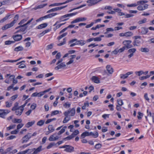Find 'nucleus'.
<instances>
[{"label":"nucleus","mask_w":154,"mask_h":154,"mask_svg":"<svg viewBox=\"0 0 154 154\" xmlns=\"http://www.w3.org/2000/svg\"><path fill=\"white\" fill-rule=\"evenodd\" d=\"M92 136L94 138H97L98 136V134L97 132L95 131L94 133L92 132H88L85 131L81 135L82 138H84L85 137Z\"/></svg>","instance_id":"nucleus-1"},{"label":"nucleus","mask_w":154,"mask_h":154,"mask_svg":"<svg viewBox=\"0 0 154 154\" xmlns=\"http://www.w3.org/2000/svg\"><path fill=\"white\" fill-rule=\"evenodd\" d=\"M60 148H65L64 151L68 152H71L74 151V147L69 145H65L59 147Z\"/></svg>","instance_id":"nucleus-2"},{"label":"nucleus","mask_w":154,"mask_h":154,"mask_svg":"<svg viewBox=\"0 0 154 154\" xmlns=\"http://www.w3.org/2000/svg\"><path fill=\"white\" fill-rule=\"evenodd\" d=\"M148 2V1L147 0H140L137 2V4L134 3L130 5H127V6L128 7H136L140 5H143Z\"/></svg>","instance_id":"nucleus-3"},{"label":"nucleus","mask_w":154,"mask_h":154,"mask_svg":"<svg viewBox=\"0 0 154 154\" xmlns=\"http://www.w3.org/2000/svg\"><path fill=\"white\" fill-rule=\"evenodd\" d=\"M131 42V40H125L122 43L125 45L124 47L127 50L133 47L132 45L130 44Z\"/></svg>","instance_id":"nucleus-4"},{"label":"nucleus","mask_w":154,"mask_h":154,"mask_svg":"<svg viewBox=\"0 0 154 154\" xmlns=\"http://www.w3.org/2000/svg\"><path fill=\"white\" fill-rule=\"evenodd\" d=\"M31 133H28L24 137H23L22 139V143H25L27 142L29 140L31 137Z\"/></svg>","instance_id":"nucleus-5"},{"label":"nucleus","mask_w":154,"mask_h":154,"mask_svg":"<svg viewBox=\"0 0 154 154\" xmlns=\"http://www.w3.org/2000/svg\"><path fill=\"white\" fill-rule=\"evenodd\" d=\"M101 0H88L87 1V2L89 3L88 5V6H91L96 4Z\"/></svg>","instance_id":"nucleus-6"},{"label":"nucleus","mask_w":154,"mask_h":154,"mask_svg":"<svg viewBox=\"0 0 154 154\" xmlns=\"http://www.w3.org/2000/svg\"><path fill=\"white\" fill-rule=\"evenodd\" d=\"M10 112L8 110L0 109V117L5 118V116Z\"/></svg>","instance_id":"nucleus-7"},{"label":"nucleus","mask_w":154,"mask_h":154,"mask_svg":"<svg viewBox=\"0 0 154 154\" xmlns=\"http://www.w3.org/2000/svg\"><path fill=\"white\" fill-rule=\"evenodd\" d=\"M12 38L15 42V41H18L21 40L22 38V36L21 35H15L12 36Z\"/></svg>","instance_id":"nucleus-8"},{"label":"nucleus","mask_w":154,"mask_h":154,"mask_svg":"<svg viewBox=\"0 0 154 154\" xmlns=\"http://www.w3.org/2000/svg\"><path fill=\"white\" fill-rule=\"evenodd\" d=\"M14 111H15V113L16 115L18 116H20L21 115L23 110V109H22L20 108L19 107L18 108L16 109V110Z\"/></svg>","instance_id":"nucleus-9"},{"label":"nucleus","mask_w":154,"mask_h":154,"mask_svg":"<svg viewBox=\"0 0 154 154\" xmlns=\"http://www.w3.org/2000/svg\"><path fill=\"white\" fill-rule=\"evenodd\" d=\"M64 114L65 117L63 120V123H65L67 122L68 121L70 120L71 117L70 116H68L67 112H64Z\"/></svg>","instance_id":"nucleus-10"},{"label":"nucleus","mask_w":154,"mask_h":154,"mask_svg":"<svg viewBox=\"0 0 154 154\" xmlns=\"http://www.w3.org/2000/svg\"><path fill=\"white\" fill-rule=\"evenodd\" d=\"M133 73L132 72H128L125 74H121L120 75V78L121 79H126L128 78V75L132 74Z\"/></svg>","instance_id":"nucleus-11"},{"label":"nucleus","mask_w":154,"mask_h":154,"mask_svg":"<svg viewBox=\"0 0 154 154\" xmlns=\"http://www.w3.org/2000/svg\"><path fill=\"white\" fill-rule=\"evenodd\" d=\"M42 146H40L37 149L35 148L32 149H34L32 151V152H34L32 154H37L38 152L41 151L42 150Z\"/></svg>","instance_id":"nucleus-12"},{"label":"nucleus","mask_w":154,"mask_h":154,"mask_svg":"<svg viewBox=\"0 0 154 154\" xmlns=\"http://www.w3.org/2000/svg\"><path fill=\"white\" fill-rule=\"evenodd\" d=\"M60 21H57L56 23L54 25V26L56 25L58 23L66 21L69 19V18H65L64 16H62L59 18Z\"/></svg>","instance_id":"nucleus-13"},{"label":"nucleus","mask_w":154,"mask_h":154,"mask_svg":"<svg viewBox=\"0 0 154 154\" xmlns=\"http://www.w3.org/2000/svg\"><path fill=\"white\" fill-rule=\"evenodd\" d=\"M66 66V65L65 64V63L64 62L61 63L60 64L55 68V69L56 70H58L60 69L64 68Z\"/></svg>","instance_id":"nucleus-14"},{"label":"nucleus","mask_w":154,"mask_h":154,"mask_svg":"<svg viewBox=\"0 0 154 154\" xmlns=\"http://www.w3.org/2000/svg\"><path fill=\"white\" fill-rule=\"evenodd\" d=\"M106 68L109 74H112L114 72L113 69L110 65H107Z\"/></svg>","instance_id":"nucleus-15"},{"label":"nucleus","mask_w":154,"mask_h":154,"mask_svg":"<svg viewBox=\"0 0 154 154\" xmlns=\"http://www.w3.org/2000/svg\"><path fill=\"white\" fill-rule=\"evenodd\" d=\"M19 18V15L18 14L16 15L14 18V20L10 23H9L11 27H12L18 20Z\"/></svg>","instance_id":"nucleus-16"},{"label":"nucleus","mask_w":154,"mask_h":154,"mask_svg":"<svg viewBox=\"0 0 154 154\" xmlns=\"http://www.w3.org/2000/svg\"><path fill=\"white\" fill-rule=\"evenodd\" d=\"M64 112H66L68 113V114L69 115V113H71L70 116H73L75 113V109L74 108H72L71 110H68L67 111H65Z\"/></svg>","instance_id":"nucleus-17"},{"label":"nucleus","mask_w":154,"mask_h":154,"mask_svg":"<svg viewBox=\"0 0 154 154\" xmlns=\"http://www.w3.org/2000/svg\"><path fill=\"white\" fill-rule=\"evenodd\" d=\"M48 129L49 130V131L47 132L48 133H46V135H48L49 133L53 132L54 131V128L53 125H49L48 127Z\"/></svg>","instance_id":"nucleus-18"},{"label":"nucleus","mask_w":154,"mask_h":154,"mask_svg":"<svg viewBox=\"0 0 154 154\" xmlns=\"http://www.w3.org/2000/svg\"><path fill=\"white\" fill-rule=\"evenodd\" d=\"M91 80L94 83H100V80L98 78L95 76H93L91 78Z\"/></svg>","instance_id":"nucleus-19"},{"label":"nucleus","mask_w":154,"mask_h":154,"mask_svg":"<svg viewBox=\"0 0 154 154\" xmlns=\"http://www.w3.org/2000/svg\"><path fill=\"white\" fill-rule=\"evenodd\" d=\"M141 33L143 35L146 34L148 32V29L143 27L141 28Z\"/></svg>","instance_id":"nucleus-20"},{"label":"nucleus","mask_w":154,"mask_h":154,"mask_svg":"<svg viewBox=\"0 0 154 154\" xmlns=\"http://www.w3.org/2000/svg\"><path fill=\"white\" fill-rule=\"evenodd\" d=\"M48 25V24L46 23H45L42 24L38 26L37 28L38 29H42L43 28L46 27Z\"/></svg>","instance_id":"nucleus-21"},{"label":"nucleus","mask_w":154,"mask_h":154,"mask_svg":"<svg viewBox=\"0 0 154 154\" xmlns=\"http://www.w3.org/2000/svg\"><path fill=\"white\" fill-rule=\"evenodd\" d=\"M34 149H27L26 150L22 151L21 152H20L21 154H25L26 153H27L28 152H29V153H31L32 152L33 150Z\"/></svg>","instance_id":"nucleus-22"},{"label":"nucleus","mask_w":154,"mask_h":154,"mask_svg":"<svg viewBox=\"0 0 154 154\" xmlns=\"http://www.w3.org/2000/svg\"><path fill=\"white\" fill-rule=\"evenodd\" d=\"M35 123V121H34L31 122H29L26 125V127L27 128H29L32 125Z\"/></svg>","instance_id":"nucleus-23"},{"label":"nucleus","mask_w":154,"mask_h":154,"mask_svg":"<svg viewBox=\"0 0 154 154\" xmlns=\"http://www.w3.org/2000/svg\"><path fill=\"white\" fill-rule=\"evenodd\" d=\"M47 5V4H45L43 5H39L36 7H35L34 9L35 10H37L38 9H41L43 8L45 6H46Z\"/></svg>","instance_id":"nucleus-24"},{"label":"nucleus","mask_w":154,"mask_h":154,"mask_svg":"<svg viewBox=\"0 0 154 154\" xmlns=\"http://www.w3.org/2000/svg\"><path fill=\"white\" fill-rule=\"evenodd\" d=\"M23 48L21 46H19L15 48L14 49V51H18L23 50Z\"/></svg>","instance_id":"nucleus-25"},{"label":"nucleus","mask_w":154,"mask_h":154,"mask_svg":"<svg viewBox=\"0 0 154 154\" xmlns=\"http://www.w3.org/2000/svg\"><path fill=\"white\" fill-rule=\"evenodd\" d=\"M41 93V92H40L39 93H34L32 94L31 95V97H34L37 96L38 97H41L42 96H41V93Z\"/></svg>","instance_id":"nucleus-26"},{"label":"nucleus","mask_w":154,"mask_h":154,"mask_svg":"<svg viewBox=\"0 0 154 154\" xmlns=\"http://www.w3.org/2000/svg\"><path fill=\"white\" fill-rule=\"evenodd\" d=\"M12 122L14 123H21L22 122V120L20 119H14L12 120Z\"/></svg>","instance_id":"nucleus-27"},{"label":"nucleus","mask_w":154,"mask_h":154,"mask_svg":"<svg viewBox=\"0 0 154 154\" xmlns=\"http://www.w3.org/2000/svg\"><path fill=\"white\" fill-rule=\"evenodd\" d=\"M58 10V7H56L53 8H52L47 12V13H50L52 12H55Z\"/></svg>","instance_id":"nucleus-28"},{"label":"nucleus","mask_w":154,"mask_h":154,"mask_svg":"<svg viewBox=\"0 0 154 154\" xmlns=\"http://www.w3.org/2000/svg\"><path fill=\"white\" fill-rule=\"evenodd\" d=\"M140 51L142 52H148L149 51V49L146 48H141Z\"/></svg>","instance_id":"nucleus-29"},{"label":"nucleus","mask_w":154,"mask_h":154,"mask_svg":"<svg viewBox=\"0 0 154 154\" xmlns=\"http://www.w3.org/2000/svg\"><path fill=\"white\" fill-rule=\"evenodd\" d=\"M67 128L66 126H64L58 132L57 134L60 135L64 133L65 131V129Z\"/></svg>","instance_id":"nucleus-30"},{"label":"nucleus","mask_w":154,"mask_h":154,"mask_svg":"<svg viewBox=\"0 0 154 154\" xmlns=\"http://www.w3.org/2000/svg\"><path fill=\"white\" fill-rule=\"evenodd\" d=\"M22 58V57H20L18 59L16 60H4V62H11V63H13L14 62H16L20 60Z\"/></svg>","instance_id":"nucleus-31"},{"label":"nucleus","mask_w":154,"mask_h":154,"mask_svg":"<svg viewBox=\"0 0 154 154\" xmlns=\"http://www.w3.org/2000/svg\"><path fill=\"white\" fill-rule=\"evenodd\" d=\"M141 43V41L139 40H135L134 42L133 45L134 46H138Z\"/></svg>","instance_id":"nucleus-32"},{"label":"nucleus","mask_w":154,"mask_h":154,"mask_svg":"<svg viewBox=\"0 0 154 154\" xmlns=\"http://www.w3.org/2000/svg\"><path fill=\"white\" fill-rule=\"evenodd\" d=\"M79 131L77 130H75L71 135L72 137L73 138L75 137L76 135L79 134Z\"/></svg>","instance_id":"nucleus-33"},{"label":"nucleus","mask_w":154,"mask_h":154,"mask_svg":"<svg viewBox=\"0 0 154 154\" xmlns=\"http://www.w3.org/2000/svg\"><path fill=\"white\" fill-rule=\"evenodd\" d=\"M45 120H41L39 121L37 123V125L39 126H42L44 123Z\"/></svg>","instance_id":"nucleus-34"},{"label":"nucleus","mask_w":154,"mask_h":154,"mask_svg":"<svg viewBox=\"0 0 154 154\" xmlns=\"http://www.w3.org/2000/svg\"><path fill=\"white\" fill-rule=\"evenodd\" d=\"M11 25H10L9 23L5 25L4 26H3L2 28V29L3 30H5L6 29H8L10 28L11 27Z\"/></svg>","instance_id":"nucleus-35"},{"label":"nucleus","mask_w":154,"mask_h":154,"mask_svg":"<svg viewBox=\"0 0 154 154\" xmlns=\"http://www.w3.org/2000/svg\"><path fill=\"white\" fill-rule=\"evenodd\" d=\"M18 103L17 102H16L14 104V106L12 108L11 110L12 111H14L16 110V109L18 108Z\"/></svg>","instance_id":"nucleus-36"},{"label":"nucleus","mask_w":154,"mask_h":154,"mask_svg":"<svg viewBox=\"0 0 154 154\" xmlns=\"http://www.w3.org/2000/svg\"><path fill=\"white\" fill-rule=\"evenodd\" d=\"M11 77H13V83L14 84H16L17 83L18 81L16 79H15V76L14 75H10L9 78H11Z\"/></svg>","instance_id":"nucleus-37"},{"label":"nucleus","mask_w":154,"mask_h":154,"mask_svg":"<svg viewBox=\"0 0 154 154\" xmlns=\"http://www.w3.org/2000/svg\"><path fill=\"white\" fill-rule=\"evenodd\" d=\"M15 41H7L5 42V45H10L13 43H14Z\"/></svg>","instance_id":"nucleus-38"},{"label":"nucleus","mask_w":154,"mask_h":154,"mask_svg":"<svg viewBox=\"0 0 154 154\" xmlns=\"http://www.w3.org/2000/svg\"><path fill=\"white\" fill-rule=\"evenodd\" d=\"M66 38H65L63 39V42H62L60 43L59 44H58L57 45L58 46H61L64 44H65L66 43Z\"/></svg>","instance_id":"nucleus-39"},{"label":"nucleus","mask_w":154,"mask_h":154,"mask_svg":"<svg viewBox=\"0 0 154 154\" xmlns=\"http://www.w3.org/2000/svg\"><path fill=\"white\" fill-rule=\"evenodd\" d=\"M125 36L129 37L133 35V33L131 32H128L125 33Z\"/></svg>","instance_id":"nucleus-40"},{"label":"nucleus","mask_w":154,"mask_h":154,"mask_svg":"<svg viewBox=\"0 0 154 154\" xmlns=\"http://www.w3.org/2000/svg\"><path fill=\"white\" fill-rule=\"evenodd\" d=\"M67 32H65V33H64L62 35H61L60 36H59L57 38V39L58 40H60V39H61L62 38H63V37H65V36H66L67 35Z\"/></svg>","instance_id":"nucleus-41"},{"label":"nucleus","mask_w":154,"mask_h":154,"mask_svg":"<svg viewBox=\"0 0 154 154\" xmlns=\"http://www.w3.org/2000/svg\"><path fill=\"white\" fill-rule=\"evenodd\" d=\"M136 75H137L139 76H140L141 75L143 74V71L142 70H140L139 71H137L135 72Z\"/></svg>","instance_id":"nucleus-42"},{"label":"nucleus","mask_w":154,"mask_h":154,"mask_svg":"<svg viewBox=\"0 0 154 154\" xmlns=\"http://www.w3.org/2000/svg\"><path fill=\"white\" fill-rule=\"evenodd\" d=\"M135 48H131L129 49L128 51V52L129 53H133V54L136 51Z\"/></svg>","instance_id":"nucleus-43"},{"label":"nucleus","mask_w":154,"mask_h":154,"mask_svg":"<svg viewBox=\"0 0 154 154\" xmlns=\"http://www.w3.org/2000/svg\"><path fill=\"white\" fill-rule=\"evenodd\" d=\"M138 115L137 116V118L138 119L140 120L142 119L141 117L143 116V114L140 112H138Z\"/></svg>","instance_id":"nucleus-44"},{"label":"nucleus","mask_w":154,"mask_h":154,"mask_svg":"<svg viewBox=\"0 0 154 154\" xmlns=\"http://www.w3.org/2000/svg\"><path fill=\"white\" fill-rule=\"evenodd\" d=\"M51 90V88H50L47 90H45L44 91L41 92V96H43L45 93Z\"/></svg>","instance_id":"nucleus-45"},{"label":"nucleus","mask_w":154,"mask_h":154,"mask_svg":"<svg viewBox=\"0 0 154 154\" xmlns=\"http://www.w3.org/2000/svg\"><path fill=\"white\" fill-rule=\"evenodd\" d=\"M10 16V15H7L4 18L2 19V20H0V23H3L7 19H8L9 17Z\"/></svg>","instance_id":"nucleus-46"},{"label":"nucleus","mask_w":154,"mask_h":154,"mask_svg":"<svg viewBox=\"0 0 154 154\" xmlns=\"http://www.w3.org/2000/svg\"><path fill=\"white\" fill-rule=\"evenodd\" d=\"M56 145L55 143H50L47 146V148L48 149H49L51 147H52L53 146H55Z\"/></svg>","instance_id":"nucleus-47"},{"label":"nucleus","mask_w":154,"mask_h":154,"mask_svg":"<svg viewBox=\"0 0 154 154\" xmlns=\"http://www.w3.org/2000/svg\"><path fill=\"white\" fill-rule=\"evenodd\" d=\"M146 19L144 18L143 20H140L138 22V23L139 24H141L145 23L146 22Z\"/></svg>","instance_id":"nucleus-48"},{"label":"nucleus","mask_w":154,"mask_h":154,"mask_svg":"<svg viewBox=\"0 0 154 154\" xmlns=\"http://www.w3.org/2000/svg\"><path fill=\"white\" fill-rule=\"evenodd\" d=\"M59 111L58 110H55L54 111H52L51 114V116L56 115L58 114L59 113Z\"/></svg>","instance_id":"nucleus-49"},{"label":"nucleus","mask_w":154,"mask_h":154,"mask_svg":"<svg viewBox=\"0 0 154 154\" xmlns=\"http://www.w3.org/2000/svg\"><path fill=\"white\" fill-rule=\"evenodd\" d=\"M53 44H51L49 45H48L46 47V49L47 50L52 49L53 46Z\"/></svg>","instance_id":"nucleus-50"},{"label":"nucleus","mask_w":154,"mask_h":154,"mask_svg":"<svg viewBox=\"0 0 154 154\" xmlns=\"http://www.w3.org/2000/svg\"><path fill=\"white\" fill-rule=\"evenodd\" d=\"M117 103L118 105L120 106H122L123 104L122 100L120 99L117 100Z\"/></svg>","instance_id":"nucleus-51"},{"label":"nucleus","mask_w":154,"mask_h":154,"mask_svg":"<svg viewBox=\"0 0 154 154\" xmlns=\"http://www.w3.org/2000/svg\"><path fill=\"white\" fill-rule=\"evenodd\" d=\"M94 41H96V42H100L102 40L101 38H100V37H97L95 38H94Z\"/></svg>","instance_id":"nucleus-52"},{"label":"nucleus","mask_w":154,"mask_h":154,"mask_svg":"<svg viewBox=\"0 0 154 154\" xmlns=\"http://www.w3.org/2000/svg\"><path fill=\"white\" fill-rule=\"evenodd\" d=\"M73 137L71 135L63 139V140H70L72 139Z\"/></svg>","instance_id":"nucleus-53"},{"label":"nucleus","mask_w":154,"mask_h":154,"mask_svg":"<svg viewBox=\"0 0 154 154\" xmlns=\"http://www.w3.org/2000/svg\"><path fill=\"white\" fill-rule=\"evenodd\" d=\"M102 146V145L100 143H98L96 144L95 146V149H100V148Z\"/></svg>","instance_id":"nucleus-54"},{"label":"nucleus","mask_w":154,"mask_h":154,"mask_svg":"<svg viewBox=\"0 0 154 154\" xmlns=\"http://www.w3.org/2000/svg\"><path fill=\"white\" fill-rule=\"evenodd\" d=\"M5 104H6V106L7 107H10L12 106V103H9L8 101L6 102Z\"/></svg>","instance_id":"nucleus-55"},{"label":"nucleus","mask_w":154,"mask_h":154,"mask_svg":"<svg viewBox=\"0 0 154 154\" xmlns=\"http://www.w3.org/2000/svg\"><path fill=\"white\" fill-rule=\"evenodd\" d=\"M70 106V104L69 103H66L64 104H63V106L65 108H69Z\"/></svg>","instance_id":"nucleus-56"},{"label":"nucleus","mask_w":154,"mask_h":154,"mask_svg":"<svg viewBox=\"0 0 154 154\" xmlns=\"http://www.w3.org/2000/svg\"><path fill=\"white\" fill-rule=\"evenodd\" d=\"M137 9L140 11H143V7L141 5H139L137 7Z\"/></svg>","instance_id":"nucleus-57"},{"label":"nucleus","mask_w":154,"mask_h":154,"mask_svg":"<svg viewBox=\"0 0 154 154\" xmlns=\"http://www.w3.org/2000/svg\"><path fill=\"white\" fill-rule=\"evenodd\" d=\"M27 26H25L23 27H22L20 28V30L22 32H23L25 31L27 29Z\"/></svg>","instance_id":"nucleus-58"},{"label":"nucleus","mask_w":154,"mask_h":154,"mask_svg":"<svg viewBox=\"0 0 154 154\" xmlns=\"http://www.w3.org/2000/svg\"><path fill=\"white\" fill-rule=\"evenodd\" d=\"M44 107L45 111L46 112L48 111L49 109L48 105L47 104H45V105Z\"/></svg>","instance_id":"nucleus-59"},{"label":"nucleus","mask_w":154,"mask_h":154,"mask_svg":"<svg viewBox=\"0 0 154 154\" xmlns=\"http://www.w3.org/2000/svg\"><path fill=\"white\" fill-rule=\"evenodd\" d=\"M55 134H54L53 135H51L49 138V140L50 141H54V135H55Z\"/></svg>","instance_id":"nucleus-60"},{"label":"nucleus","mask_w":154,"mask_h":154,"mask_svg":"<svg viewBox=\"0 0 154 154\" xmlns=\"http://www.w3.org/2000/svg\"><path fill=\"white\" fill-rule=\"evenodd\" d=\"M27 20V19H23L20 22L18 23L19 25H21L25 23Z\"/></svg>","instance_id":"nucleus-61"},{"label":"nucleus","mask_w":154,"mask_h":154,"mask_svg":"<svg viewBox=\"0 0 154 154\" xmlns=\"http://www.w3.org/2000/svg\"><path fill=\"white\" fill-rule=\"evenodd\" d=\"M15 126V125H10L9 127H7V130H10V129H13V128H14Z\"/></svg>","instance_id":"nucleus-62"},{"label":"nucleus","mask_w":154,"mask_h":154,"mask_svg":"<svg viewBox=\"0 0 154 154\" xmlns=\"http://www.w3.org/2000/svg\"><path fill=\"white\" fill-rule=\"evenodd\" d=\"M18 95L17 94H16L13 95L11 97V100H14L17 97Z\"/></svg>","instance_id":"nucleus-63"},{"label":"nucleus","mask_w":154,"mask_h":154,"mask_svg":"<svg viewBox=\"0 0 154 154\" xmlns=\"http://www.w3.org/2000/svg\"><path fill=\"white\" fill-rule=\"evenodd\" d=\"M24 125V124L22 123H21L19 124L17 126V129H19L21 128Z\"/></svg>","instance_id":"nucleus-64"}]
</instances>
